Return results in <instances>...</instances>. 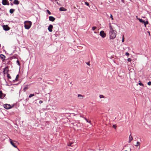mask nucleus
<instances>
[{"label":"nucleus","mask_w":151,"mask_h":151,"mask_svg":"<svg viewBox=\"0 0 151 151\" xmlns=\"http://www.w3.org/2000/svg\"><path fill=\"white\" fill-rule=\"evenodd\" d=\"M109 28L110 30L109 32V35L110 37V39L113 40L116 37V32L115 30H114L113 29L110 24H109Z\"/></svg>","instance_id":"f257e3e1"},{"label":"nucleus","mask_w":151,"mask_h":151,"mask_svg":"<svg viewBox=\"0 0 151 151\" xmlns=\"http://www.w3.org/2000/svg\"><path fill=\"white\" fill-rule=\"evenodd\" d=\"M31 25L32 22L31 21H26L24 22V27L26 29H29Z\"/></svg>","instance_id":"f03ea898"},{"label":"nucleus","mask_w":151,"mask_h":151,"mask_svg":"<svg viewBox=\"0 0 151 151\" xmlns=\"http://www.w3.org/2000/svg\"><path fill=\"white\" fill-rule=\"evenodd\" d=\"M100 35L103 38H104L106 37V34L104 32V31H101L100 32Z\"/></svg>","instance_id":"7ed1b4c3"},{"label":"nucleus","mask_w":151,"mask_h":151,"mask_svg":"<svg viewBox=\"0 0 151 151\" xmlns=\"http://www.w3.org/2000/svg\"><path fill=\"white\" fill-rule=\"evenodd\" d=\"M4 107L6 109H9L12 108L10 104H5L4 105Z\"/></svg>","instance_id":"20e7f679"},{"label":"nucleus","mask_w":151,"mask_h":151,"mask_svg":"<svg viewBox=\"0 0 151 151\" xmlns=\"http://www.w3.org/2000/svg\"><path fill=\"white\" fill-rule=\"evenodd\" d=\"M3 29L5 31H8L9 30L10 27L7 25H4L3 26Z\"/></svg>","instance_id":"39448f33"},{"label":"nucleus","mask_w":151,"mask_h":151,"mask_svg":"<svg viewBox=\"0 0 151 151\" xmlns=\"http://www.w3.org/2000/svg\"><path fill=\"white\" fill-rule=\"evenodd\" d=\"M6 94H3L1 91H0V98L1 99H3L5 96Z\"/></svg>","instance_id":"423d86ee"},{"label":"nucleus","mask_w":151,"mask_h":151,"mask_svg":"<svg viewBox=\"0 0 151 151\" xmlns=\"http://www.w3.org/2000/svg\"><path fill=\"white\" fill-rule=\"evenodd\" d=\"M9 141L11 144L14 147H17L15 145V143L12 141V140L11 139H9Z\"/></svg>","instance_id":"0eeeda50"},{"label":"nucleus","mask_w":151,"mask_h":151,"mask_svg":"<svg viewBox=\"0 0 151 151\" xmlns=\"http://www.w3.org/2000/svg\"><path fill=\"white\" fill-rule=\"evenodd\" d=\"M53 28V26L52 25H50L48 28V29L50 32H52V28Z\"/></svg>","instance_id":"6e6552de"},{"label":"nucleus","mask_w":151,"mask_h":151,"mask_svg":"<svg viewBox=\"0 0 151 151\" xmlns=\"http://www.w3.org/2000/svg\"><path fill=\"white\" fill-rule=\"evenodd\" d=\"M49 20L50 21H51L52 22H53L55 20V18L52 16H50L49 17Z\"/></svg>","instance_id":"1a4fd4ad"},{"label":"nucleus","mask_w":151,"mask_h":151,"mask_svg":"<svg viewBox=\"0 0 151 151\" xmlns=\"http://www.w3.org/2000/svg\"><path fill=\"white\" fill-rule=\"evenodd\" d=\"M8 71V68L7 67H6L4 69L3 72L4 74L6 73H7Z\"/></svg>","instance_id":"9d476101"},{"label":"nucleus","mask_w":151,"mask_h":151,"mask_svg":"<svg viewBox=\"0 0 151 151\" xmlns=\"http://www.w3.org/2000/svg\"><path fill=\"white\" fill-rule=\"evenodd\" d=\"M133 139V138L131 136V134H130L129 136V140L128 142L129 143H130L131 141Z\"/></svg>","instance_id":"9b49d317"},{"label":"nucleus","mask_w":151,"mask_h":151,"mask_svg":"<svg viewBox=\"0 0 151 151\" xmlns=\"http://www.w3.org/2000/svg\"><path fill=\"white\" fill-rule=\"evenodd\" d=\"M7 2H8L7 0H2V3L3 5H6Z\"/></svg>","instance_id":"f8f14e48"},{"label":"nucleus","mask_w":151,"mask_h":151,"mask_svg":"<svg viewBox=\"0 0 151 151\" xmlns=\"http://www.w3.org/2000/svg\"><path fill=\"white\" fill-rule=\"evenodd\" d=\"M0 57L3 60V61H4L5 59V56L3 54H1L0 55Z\"/></svg>","instance_id":"ddd939ff"},{"label":"nucleus","mask_w":151,"mask_h":151,"mask_svg":"<svg viewBox=\"0 0 151 151\" xmlns=\"http://www.w3.org/2000/svg\"><path fill=\"white\" fill-rule=\"evenodd\" d=\"M19 3V1L18 0H14L13 2V4H14L18 5Z\"/></svg>","instance_id":"4468645a"},{"label":"nucleus","mask_w":151,"mask_h":151,"mask_svg":"<svg viewBox=\"0 0 151 151\" xmlns=\"http://www.w3.org/2000/svg\"><path fill=\"white\" fill-rule=\"evenodd\" d=\"M60 11H65L67 10L63 7H61L59 8Z\"/></svg>","instance_id":"2eb2a0df"},{"label":"nucleus","mask_w":151,"mask_h":151,"mask_svg":"<svg viewBox=\"0 0 151 151\" xmlns=\"http://www.w3.org/2000/svg\"><path fill=\"white\" fill-rule=\"evenodd\" d=\"M136 17H137V19L139 20V21L141 22V23H144V21L142 19H140L139 18H137V16H136Z\"/></svg>","instance_id":"dca6fc26"},{"label":"nucleus","mask_w":151,"mask_h":151,"mask_svg":"<svg viewBox=\"0 0 151 151\" xmlns=\"http://www.w3.org/2000/svg\"><path fill=\"white\" fill-rule=\"evenodd\" d=\"M15 10L14 9H12L10 10L9 12L11 14H12L14 12Z\"/></svg>","instance_id":"f3484780"},{"label":"nucleus","mask_w":151,"mask_h":151,"mask_svg":"<svg viewBox=\"0 0 151 151\" xmlns=\"http://www.w3.org/2000/svg\"><path fill=\"white\" fill-rule=\"evenodd\" d=\"M78 96L80 99H82L83 97V96L81 94H78Z\"/></svg>","instance_id":"a211bd4d"},{"label":"nucleus","mask_w":151,"mask_h":151,"mask_svg":"<svg viewBox=\"0 0 151 151\" xmlns=\"http://www.w3.org/2000/svg\"><path fill=\"white\" fill-rule=\"evenodd\" d=\"M140 143L139 142H137V145H135V146L136 147H137L138 146H140Z\"/></svg>","instance_id":"6ab92c4d"},{"label":"nucleus","mask_w":151,"mask_h":151,"mask_svg":"<svg viewBox=\"0 0 151 151\" xmlns=\"http://www.w3.org/2000/svg\"><path fill=\"white\" fill-rule=\"evenodd\" d=\"M145 27H146V25L148 24V22L147 21L146 22L144 21V22L143 23Z\"/></svg>","instance_id":"aec40b11"},{"label":"nucleus","mask_w":151,"mask_h":151,"mask_svg":"<svg viewBox=\"0 0 151 151\" xmlns=\"http://www.w3.org/2000/svg\"><path fill=\"white\" fill-rule=\"evenodd\" d=\"M7 77L9 78H11V76H10V74H9V73H7Z\"/></svg>","instance_id":"412c9836"},{"label":"nucleus","mask_w":151,"mask_h":151,"mask_svg":"<svg viewBox=\"0 0 151 151\" xmlns=\"http://www.w3.org/2000/svg\"><path fill=\"white\" fill-rule=\"evenodd\" d=\"M139 83H138L139 84L140 86H144L143 84L142 83H141L140 82V81H139Z\"/></svg>","instance_id":"4be33fe9"},{"label":"nucleus","mask_w":151,"mask_h":151,"mask_svg":"<svg viewBox=\"0 0 151 151\" xmlns=\"http://www.w3.org/2000/svg\"><path fill=\"white\" fill-rule=\"evenodd\" d=\"M34 94H30L29 96V98H31V97H32V96H34Z\"/></svg>","instance_id":"5701e85b"},{"label":"nucleus","mask_w":151,"mask_h":151,"mask_svg":"<svg viewBox=\"0 0 151 151\" xmlns=\"http://www.w3.org/2000/svg\"><path fill=\"white\" fill-rule=\"evenodd\" d=\"M47 11L49 14L50 15L51 14V13L48 10H47Z\"/></svg>","instance_id":"b1692460"},{"label":"nucleus","mask_w":151,"mask_h":151,"mask_svg":"<svg viewBox=\"0 0 151 151\" xmlns=\"http://www.w3.org/2000/svg\"><path fill=\"white\" fill-rule=\"evenodd\" d=\"M99 97L100 98H104V96L102 95H100L99 96Z\"/></svg>","instance_id":"393cba45"},{"label":"nucleus","mask_w":151,"mask_h":151,"mask_svg":"<svg viewBox=\"0 0 151 151\" xmlns=\"http://www.w3.org/2000/svg\"><path fill=\"white\" fill-rule=\"evenodd\" d=\"M96 27H92V29L93 30H94L96 29Z\"/></svg>","instance_id":"a878e982"},{"label":"nucleus","mask_w":151,"mask_h":151,"mask_svg":"<svg viewBox=\"0 0 151 151\" xmlns=\"http://www.w3.org/2000/svg\"><path fill=\"white\" fill-rule=\"evenodd\" d=\"M85 4L87 6H88L89 5V4L88 2H85Z\"/></svg>","instance_id":"bb28decb"},{"label":"nucleus","mask_w":151,"mask_h":151,"mask_svg":"<svg viewBox=\"0 0 151 151\" xmlns=\"http://www.w3.org/2000/svg\"><path fill=\"white\" fill-rule=\"evenodd\" d=\"M122 42H124V35H123V36Z\"/></svg>","instance_id":"cd10ccee"},{"label":"nucleus","mask_w":151,"mask_h":151,"mask_svg":"<svg viewBox=\"0 0 151 151\" xmlns=\"http://www.w3.org/2000/svg\"><path fill=\"white\" fill-rule=\"evenodd\" d=\"M132 60L131 58H128V59H127V61L129 62H130Z\"/></svg>","instance_id":"c85d7f7f"},{"label":"nucleus","mask_w":151,"mask_h":151,"mask_svg":"<svg viewBox=\"0 0 151 151\" xmlns=\"http://www.w3.org/2000/svg\"><path fill=\"white\" fill-rule=\"evenodd\" d=\"M147 84L149 86H150L151 85V82L149 81L147 83Z\"/></svg>","instance_id":"c756f323"},{"label":"nucleus","mask_w":151,"mask_h":151,"mask_svg":"<svg viewBox=\"0 0 151 151\" xmlns=\"http://www.w3.org/2000/svg\"><path fill=\"white\" fill-rule=\"evenodd\" d=\"M83 117V118H84V119L86 120V121L87 122H88V121H88V120H87V119L86 118H85V117Z\"/></svg>","instance_id":"7c9ffc66"},{"label":"nucleus","mask_w":151,"mask_h":151,"mask_svg":"<svg viewBox=\"0 0 151 151\" xmlns=\"http://www.w3.org/2000/svg\"><path fill=\"white\" fill-rule=\"evenodd\" d=\"M110 18H111V19L112 20H113L114 19H113V18L112 15L111 14H110Z\"/></svg>","instance_id":"2f4dec72"},{"label":"nucleus","mask_w":151,"mask_h":151,"mask_svg":"<svg viewBox=\"0 0 151 151\" xmlns=\"http://www.w3.org/2000/svg\"><path fill=\"white\" fill-rule=\"evenodd\" d=\"M19 77V75H17L16 76V78L15 79V80H17V79Z\"/></svg>","instance_id":"473e14b6"},{"label":"nucleus","mask_w":151,"mask_h":151,"mask_svg":"<svg viewBox=\"0 0 151 151\" xmlns=\"http://www.w3.org/2000/svg\"><path fill=\"white\" fill-rule=\"evenodd\" d=\"M125 55L127 56H129V54L128 52H127L125 53Z\"/></svg>","instance_id":"72a5a7b5"},{"label":"nucleus","mask_w":151,"mask_h":151,"mask_svg":"<svg viewBox=\"0 0 151 151\" xmlns=\"http://www.w3.org/2000/svg\"><path fill=\"white\" fill-rule=\"evenodd\" d=\"M17 63L18 65H20L19 62V60H17Z\"/></svg>","instance_id":"f704fd0d"},{"label":"nucleus","mask_w":151,"mask_h":151,"mask_svg":"<svg viewBox=\"0 0 151 151\" xmlns=\"http://www.w3.org/2000/svg\"><path fill=\"white\" fill-rule=\"evenodd\" d=\"M113 127L115 129L116 128V126L115 125H113Z\"/></svg>","instance_id":"c9c22d12"},{"label":"nucleus","mask_w":151,"mask_h":151,"mask_svg":"<svg viewBox=\"0 0 151 151\" xmlns=\"http://www.w3.org/2000/svg\"><path fill=\"white\" fill-rule=\"evenodd\" d=\"M42 103V101L41 100H40L39 101V103L40 104H41Z\"/></svg>","instance_id":"e433bc0d"},{"label":"nucleus","mask_w":151,"mask_h":151,"mask_svg":"<svg viewBox=\"0 0 151 151\" xmlns=\"http://www.w3.org/2000/svg\"><path fill=\"white\" fill-rule=\"evenodd\" d=\"M72 144H73L72 143H69V144H68V146H71V145H72Z\"/></svg>","instance_id":"4c0bfd02"},{"label":"nucleus","mask_w":151,"mask_h":151,"mask_svg":"<svg viewBox=\"0 0 151 151\" xmlns=\"http://www.w3.org/2000/svg\"><path fill=\"white\" fill-rule=\"evenodd\" d=\"M28 89V87H24V90L25 89V90H26V89Z\"/></svg>","instance_id":"58836bf2"},{"label":"nucleus","mask_w":151,"mask_h":151,"mask_svg":"<svg viewBox=\"0 0 151 151\" xmlns=\"http://www.w3.org/2000/svg\"><path fill=\"white\" fill-rule=\"evenodd\" d=\"M7 5H9V1H8V2H7Z\"/></svg>","instance_id":"ea45409f"},{"label":"nucleus","mask_w":151,"mask_h":151,"mask_svg":"<svg viewBox=\"0 0 151 151\" xmlns=\"http://www.w3.org/2000/svg\"><path fill=\"white\" fill-rule=\"evenodd\" d=\"M87 65H90L89 63L88 62L87 63Z\"/></svg>","instance_id":"a19ab883"},{"label":"nucleus","mask_w":151,"mask_h":151,"mask_svg":"<svg viewBox=\"0 0 151 151\" xmlns=\"http://www.w3.org/2000/svg\"><path fill=\"white\" fill-rule=\"evenodd\" d=\"M10 5L11 6H12L13 5V4L12 3H11Z\"/></svg>","instance_id":"79ce46f5"},{"label":"nucleus","mask_w":151,"mask_h":151,"mask_svg":"<svg viewBox=\"0 0 151 151\" xmlns=\"http://www.w3.org/2000/svg\"><path fill=\"white\" fill-rule=\"evenodd\" d=\"M88 122L89 123H91V121H89Z\"/></svg>","instance_id":"37998d69"},{"label":"nucleus","mask_w":151,"mask_h":151,"mask_svg":"<svg viewBox=\"0 0 151 151\" xmlns=\"http://www.w3.org/2000/svg\"><path fill=\"white\" fill-rule=\"evenodd\" d=\"M56 3L58 4H58V2H57V1H56Z\"/></svg>","instance_id":"c03bdc74"},{"label":"nucleus","mask_w":151,"mask_h":151,"mask_svg":"<svg viewBox=\"0 0 151 151\" xmlns=\"http://www.w3.org/2000/svg\"><path fill=\"white\" fill-rule=\"evenodd\" d=\"M9 1H12V0H9Z\"/></svg>","instance_id":"a18cd8bd"},{"label":"nucleus","mask_w":151,"mask_h":151,"mask_svg":"<svg viewBox=\"0 0 151 151\" xmlns=\"http://www.w3.org/2000/svg\"><path fill=\"white\" fill-rule=\"evenodd\" d=\"M14 142H17L16 141H14Z\"/></svg>","instance_id":"49530a36"},{"label":"nucleus","mask_w":151,"mask_h":151,"mask_svg":"<svg viewBox=\"0 0 151 151\" xmlns=\"http://www.w3.org/2000/svg\"><path fill=\"white\" fill-rule=\"evenodd\" d=\"M127 151V150H125V151Z\"/></svg>","instance_id":"de8ad7c7"},{"label":"nucleus","mask_w":151,"mask_h":151,"mask_svg":"<svg viewBox=\"0 0 151 151\" xmlns=\"http://www.w3.org/2000/svg\"><path fill=\"white\" fill-rule=\"evenodd\" d=\"M57 0H55V1H57Z\"/></svg>","instance_id":"09e8293b"}]
</instances>
